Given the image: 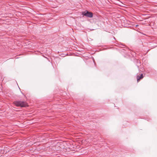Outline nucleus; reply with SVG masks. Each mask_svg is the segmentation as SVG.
<instances>
[{
  "instance_id": "4",
  "label": "nucleus",
  "mask_w": 157,
  "mask_h": 157,
  "mask_svg": "<svg viewBox=\"0 0 157 157\" xmlns=\"http://www.w3.org/2000/svg\"><path fill=\"white\" fill-rule=\"evenodd\" d=\"M138 25H136V26H138Z\"/></svg>"
},
{
  "instance_id": "2",
  "label": "nucleus",
  "mask_w": 157,
  "mask_h": 157,
  "mask_svg": "<svg viewBox=\"0 0 157 157\" xmlns=\"http://www.w3.org/2000/svg\"><path fill=\"white\" fill-rule=\"evenodd\" d=\"M83 15L90 17H93V14L92 13L87 11H84L82 12Z\"/></svg>"
},
{
  "instance_id": "3",
  "label": "nucleus",
  "mask_w": 157,
  "mask_h": 157,
  "mask_svg": "<svg viewBox=\"0 0 157 157\" xmlns=\"http://www.w3.org/2000/svg\"><path fill=\"white\" fill-rule=\"evenodd\" d=\"M144 76L142 74L140 75H138L137 76V82H139L140 80L143 78Z\"/></svg>"
},
{
  "instance_id": "1",
  "label": "nucleus",
  "mask_w": 157,
  "mask_h": 157,
  "mask_svg": "<svg viewBox=\"0 0 157 157\" xmlns=\"http://www.w3.org/2000/svg\"><path fill=\"white\" fill-rule=\"evenodd\" d=\"M13 103L17 107H25L28 106L27 104L24 101H16L14 102Z\"/></svg>"
}]
</instances>
